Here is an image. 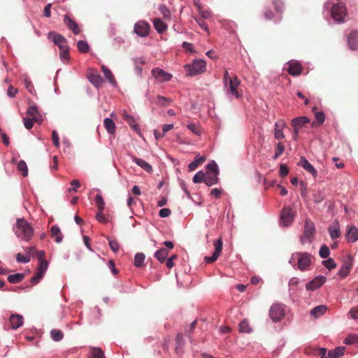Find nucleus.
Wrapping results in <instances>:
<instances>
[{"label": "nucleus", "mask_w": 358, "mask_h": 358, "mask_svg": "<svg viewBox=\"0 0 358 358\" xmlns=\"http://www.w3.org/2000/svg\"><path fill=\"white\" fill-rule=\"evenodd\" d=\"M241 80L235 73H230L225 70L223 76V91L230 99H238L242 96V92L238 90Z\"/></svg>", "instance_id": "f257e3e1"}, {"label": "nucleus", "mask_w": 358, "mask_h": 358, "mask_svg": "<svg viewBox=\"0 0 358 358\" xmlns=\"http://www.w3.org/2000/svg\"><path fill=\"white\" fill-rule=\"evenodd\" d=\"M13 231L15 236L20 240L28 242L34 234V229L31 224L24 218H17L13 226Z\"/></svg>", "instance_id": "f03ea898"}, {"label": "nucleus", "mask_w": 358, "mask_h": 358, "mask_svg": "<svg viewBox=\"0 0 358 358\" xmlns=\"http://www.w3.org/2000/svg\"><path fill=\"white\" fill-rule=\"evenodd\" d=\"M312 262V256L308 252H294L292 255L289 263L294 269L306 271L309 269Z\"/></svg>", "instance_id": "7ed1b4c3"}, {"label": "nucleus", "mask_w": 358, "mask_h": 358, "mask_svg": "<svg viewBox=\"0 0 358 358\" xmlns=\"http://www.w3.org/2000/svg\"><path fill=\"white\" fill-rule=\"evenodd\" d=\"M315 235V227L314 223L310 220H306L303 232L300 239L301 244L311 243Z\"/></svg>", "instance_id": "20e7f679"}, {"label": "nucleus", "mask_w": 358, "mask_h": 358, "mask_svg": "<svg viewBox=\"0 0 358 358\" xmlns=\"http://www.w3.org/2000/svg\"><path fill=\"white\" fill-rule=\"evenodd\" d=\"M285 308V305L280 303H275L271 306L269 317L273 322H279L284 318Z\"/></svg>", "instance_id": "39448f33"}, {"label": "nucleus", "mask_w": 358, "mask_h": 358, "mask_svg": "<svg viewBox=\"0 0 358 358\" xmlns=\"http://www.w3.org/2000/svg\"><path fill=\"white\" fill-rule=\"evenodd\" d=\"M206 63L203 59H194L191 64H186L185 68L191 76H196L205 71Z\"/></svg>", "instance_id": "423d86ee"}, {"label": "nucleus", "mask_w": 358, "mask_h": 358, "mask_svg": "<svg viewBox=\"0 0 358 358\" xmlns=\"http://www.w3.org/2000/svg\"><path fill=\"white\" fill-rule=\"evenodd\" d=\"M347 15V10L345 5L342 3H335L331 8V16L337 22H343L344 17Z\"/></svg>", "instance_id": "0eeeda50"}, {"label": "nucleus", "mask_w": 358, "mask_h": 358, "mask_svg": "<svg viewBox=\"0 0 358 358\" xmlns=\"http://www.w3.org/2000/svg\"><path fill=\"white\" fill-rule=\"evenodd\" d=\"M294 220V214L291 208H284L280 215V225L282 227L289 226Z\"/></svg>", "instance_id": "6e6552de"}, {"label": "nucleus", "mask_w": 358, "mask_h": 358, "mask_svg": "<svg viewBox=\"0 0 358 358\" xmlns=\"http://www.w3.org/2000/svg\"><path fill=\"white\" fill-rule=\"evenodd\" d=\"M134 32L141 37H145L150 33V26L145 21H138L134 24Z\"/></svg>", "instance_id": "1a4fd4ad"}, {"label": "nucleus", "mask_w": 358, "mask_h": 358, "mask_svg": "<svg viewBox=\"0 0 358 358\" xmlns=\"http://www.w3.org/2000/svg\"><path fill=\"white\" fill-rule=\"evenodd\" d=\"M327 278L320 275L314 278L306 285V289L308 291H315L321 287L326 282Z\"/></svg>", "instance_id": "9d476101"}, {"label": "nucleus", "mask_w": 358, "mask_h": 358, "mask_svg": "<svg viewBox=\"0 0 358 358\" xmlns=\"http://www.w3.org/2000/svg\"><path fill=\"white\" fill-rule=\"evenodd\" d=\"M215 251L212 256L205 257L204 260L207 264H211L216 261L222 250V241L221 238L217 239L213 243Z\"/></svg>", "instance_id": "9b49d317"}, {"label": "nucleus", "mask_w": 358, "mask_h": 358, "mask_svg": "<svg viewBox=\"0 0 358 358\" xmlns=\"http://www.w3.org/2000/svg\"><path fill=\"white\" fill-rule=\"evenodd\" d=\"M48 38L52 39L53 43L57 45L60 50L68 47L66 39L59 34L50 31L48 34Z\"/></svg>", "instance_id": "f8f14e48"}, {"label": "nucleus", "mask_w": 358, "mask_h": 358, "mask_svg": "<svg viewBox=\"0 0 358 358\" xmlns=\"http://www.w3.org/2000/svg\"><path fill=\"white\" fill-rule=\"evenodd\" d=\"M152 75L161 82L169 81L172 78V75L166 72L162 69L155 68L152 70Z\"/></svg>", "instance_id": "ddd939ff"}, {"label": "nucleus", "mask_w": 358, "mask_h": 358, "mask_svg": "<svg viewBox=\"0 0 358 358\" xmlns=\"http://www.w3.org/2000/svg\"><path fill=\"white\" fill-rule=\"evenodd\" d=\"M10 329L16 330L24 324V317L20 314H12L9 317Z\"/></svg>", "instance_id": "4468645a"}, {"label": "nucleus", "mask_w": 358, "mask_h": 358, "mask_svg": "<svg viewBox=\"0 0 358 358\" xmlns=\"http://www.w3.org/2000/svg\"><path fill=\"white\" fill-rule=\"evenodd\" d=\"M285 122L280 119L278 120L275 124V129H274V137L277 140H281L285 138V135L283 133V129L285 127Z\"/></svg>", "instance_id": "2eb2a0df"}, {"label": "nucleus", "mask_w": 358, "mask_h": 358, "mask_svg": "<svg viewBox=\"0 0 358 358\" xmlns=\"http://www.w3.org/2000/svg\"><path fill=\"white\" fill-rule=\"evenodd\" d=\"M122 117L136 132H141L140 127L134 116L129 115L126 110H124Z\"/></svg>", "instance_id": "dca6fc26"}, {"label": "nucleus", "mask_w": 358, "mask_h": 358, "mask_svg": "<svg viewBox=\"0 0 358 358\" xmlns=\"http://www.w3.org/2000/svg\"><path fill=\"white\" fill-rule=\"evenodd\" d=\"M352 267L351 260L345 261L340 268L337 273V275L340 279L346 278L349 274Z\"/></svg>", "instance_id": "f3484780"}, {"label": "nucleus", "mask_w": 358, "mask_h": 358, "mask_svg": "<svg viewBox=\"0 0 358 358\" xmlns=\"http://www.w3.org/2000/svg\"><path fill=\"white\" fill-rule=\"evenodd\" d=\"M287 71L292 76H299L301 73V65L297 61H290L288 62Z\"/></svg>", "instance_id": "a211bd4d"}, {"label": "nucleus", "mask_w": 358, "mask_h": 358, "mask_svg": "<svg viewBox=\"0 0 358 358\" xmlns=\"http://www.w3.org/2000/svg\"><path fill=\"white\" fill-rule=\"evenodd\" d=\"M132 162H134L136 165L142 168L148 173H151L152 171V166L148 164L147 162L143 160V159L136 157L135 156L130 155H129Z\"/></svg>", "instance_id": "6ab92c4d"}, {"label": "nucleus", "mask_w": 358, "mask_h": 358, "mask_svg": "<svg viewBox=\"0 0 358 358\" xmlns=\"http://www.w3.org/2000/svg\"><path fill=\"white\" fill-rule=\"evenodd\" d=\"M64 22L67 26V27L73 31L74 34L77 35L80 34V29L78 28V24L69 15H64Z\"/></svg>", "instance_id": "aec40b11"}, {"label": "nucleus", "mask_w": 358, "mask_h": 358, "mask_svg": "<svg viewBox=\"0 0 358 358\" xmlns=\"http://www.w3.org/2000/svg\"><path fill=\"white\" fill-rule=\"evenodd\" d=\"M309 122L310 120L306 116H300L292 119L291 124L293 128L300 130Z\"/></svg>", "instance_id": "412c9836"}, {"label": "nucleus", "mask_w": 358, "mask_h": 358, "mask_svg": "<svg viewBox=\"0 0 358 358\" xmlns=\"http://www.w3.org/2000/svg\"><path fill=\"white\" fill-rule=\"evenodd\" d=\"M328 231L331 239L334 240L341 236L340 224L338 222H334L328 228Z\"/></svg>", "instance_id": "4be33fe9"}, {"label": "nucleus", "mask_w": 358, "mask_h": 358, "mask_svg": "<svg viewBox=\"0 0 358 358\" xmlns=\"http://www.w3.org/2000/svg\"><path fill=\"white\" fill-rule=\"evenodd\" d=\"M300 165L308 173H310L314 178L317 176V172L314 166L304 157H301L300 159Z\"/></svg>", "instance_id": "5701e85b"}, {"label": "nucleus", "mask_w": 358, "mask_h": 358, "mask_svg": "<svg viewBox=\"0 0 358 358\" xmlns=\"http://www.w3.org/2000/svg\"><path fill=\"white\" fill-rule=\"evenodd\" d=\"M21 79L24 83V87L27 89V90L31 94L35 95L36 94V90L34 88V86L27 73H24L21 76Z\"/></svg>", "instance_id": "b1692460"}, {"label": "nucleus", "mask_w": 358, "mask_h": 358, "mask_svg": "<svg viewBox=\"0 0 358 358\" xmlns=\"http://www.w3.org/2000/svg\"><path fill=\"white\" fill-rule=\"evenodd\" d=\"M349 47L351 50H355L358 49V31H352L348 38Z\"/></svg>", "instance_id": "393cba45"}, {"label": "nucleus", "mask_w": 358, "mask_h": 358, "mask_svg": "<svg viewBox=\"0 0 358 358\" xmlns=\"http://www.w3.org/2000/svg\"><path fill=\"white\" fill-rule=\"evenodd\" d=\"M101 69L105 78L110 83V84L113 87H117V83L111 71L106 66H102Z\"/></svg>", "instance_id": "a878e982"}, {"label": "nucleus", "mask_w": 358, "mask_h": 358, "mask_svg": "<svg viewBox=\"0 0 358 358\" xmlns=\"http://www.w3.org/2000/svg\"><path fill=\"white\" fill-rule=\"evenodd\" d=\"M89 81L95 87H99L103 82L101 75L97 72H92L87 76Z\"/></svg>", "instance_id": "bb28decb"}, {"label": "nucleus", "mask_w": 358, "mask_h": 358, "mask_svg": "<svg viewBox=\"0 0 358 358\" xmlns=\"http://www.w3.org/2000/svg\"><path fill=\"white\" fill-rule=\"evenodd\" d=\"M218 181L219 178L217 174L213 173H205L204 182L207 186L210 187L215 185Z\"/></svg>", "instance_id": "cd10ccee"}, {"label": "nucleus", "mask_w": 358, "mask_h": 358, "mask_svg": "<svg viewBox=\"0 0 358 358\" xmlns=\"http://www.w3.org/2000/svg\"><path fill=\"white\" fill-rule=\"evenodd\" d=\"M346 238L348 241L355 243L358 240V229L355 226H352L349 228L347 234Z\"/></svg>", "instance_id": "c85d7f7f"}, {"label": "nucleus", "mask_w": 358, "mask_h": 358, "mask_svg": "<svg viewBox=\"0 0 358 358\" xmlns=\"http://www.w3.org/2000/svg\"><path fill=\"white\" fill-rule=\"evenodd\" d=\"M327 310V306L325 305H320L313 308L310 311V315L315 318H318L324 315Z\"/></svg>", "instance_id": "c756f323"}, {"label": "nucleus", "mask_w": 358, "mask_h": 358, "mask_svg": "<svg viewBox=\"0 0 358 358\" xmlns=\"http://www.w3.org/2000/svg\"><path fill=\"white\" fill-rule=\"evenodd\" d=\"M50 233L52 238L57 243H60L63 240V235L60 228L57 225H53L50 229Z\"/></svg>", "instance_id": "7c9ffc66"}, {"label": "nucleus", "mask_w": 358, "mask_h": 358, "mask_svg": "<svg viewBox=\"0 0 358 358\" xmlns=\"http://www.w3.org/2000/svg\"><path fill=\"white\" fill-rule=\"evenodd\" d=\"M27 114L28 116H29L30 118L34 119L36 122L41 124V115L38 110V108L35 106H29L27 110Z\"/></svg>", "instance_id": "2f4dec72"}, {"label": "nucleus", "mask_w": 358, "mask_h": 358, "mask_svg": "<svg viewBox=\"0 0 358 358\" xmlns=\"http://www.w3.org/2000/svg\"><path fill=\"white\" fill-rule=\"evenodd\" d=\"M153 25L156 31L160 34L164 32L168 28V25L161 18H155L153 20Z\"/></svg>", "instance_id": "473e14b6"}, {"label": "nucleus", "mask_w": 358, "mask_h": 358, "mask_svg": "<svg viewBox=\"0 0 358 358\" xmlns=\"http://www.w3.org/2000/svg\"><path fill=\"white\" fill-rule=\"evenodd\" d=\"M345 351V348L343 346H339L336 348H334L332 350H329V357L330 358H340L342 357Z\"/></svg>", "instance_id": "72a5a7b5"}, {"label": "nucleus", "mask_w": 358, "mask_h": 358, "mask_svg": "<svg viewBox=\"0 0 358 358\" xmlns=\"http://www.w3.org/2000/svg\"><path fill=\"white\" fill-rule=\"evenodd\" d=\"M168 255H169V251L167 249L161 248L155 252V257L159 262L162 263V262H165Z\"/></svg>", "instance_id": "f704fd0d"}, {"label": "nucleus", "mask_w": 358, "mask_h": 358, "mask_svg": "<svg viewBox=\"0 0 358 358\" xmlns=\"http://www.w3.org/2000/svg\"><path fill=\"white\" fill-rule=\"evenodd\" d=\"M106 129L109 134H114L115 131V124L113 120L109 117H106L103 120Z\"/></svg>", "instance_id": "c9c22d12"}, {"label": "nucleus", "mask_w": 358, "mask_h": 358, "mask_svg": "<svg viewBox=\"0 0 358 358\" xmlns=\"http://www.w3.org/2000/svg\"><path fill=\"white\" fill-rule=\"evenodd\" d=\"M205 159L206 158L204 156L197 155L194 161L188 165L189 171L195 170L199 164H202L205 161Z\"/></svg>", "instance_id": "e433bc0d"}, {"label": "nucleus", "mask_w": 358, "mask_h": 358, "mask_svg": "<svg viewBox=\"0 0 358 358\" xmlns=\"http://www.w3.org/2000/svg\"><path fill=\"white\" fill-rule=\"evenodd\" d=\"M89 358H103L104 352L100 348H92L88 356Z\"/></svg>", "instance_id": "4c0bfd02"}, {"label": "nucleus", "mask_w": 358, "mask_h": 358, "mask_svg": "<svg viewBox=\"0 0 358 358\" xmlns=\"http://www.w3.org/2000/svg\"><path fill=\"white\" fill-rule=\"evenodd\" d=\"M24 278V274L17 273L8 275V280L12 284L20 282Z\"/></svg>", "instance_id": "58836bf2"}, {"label": "nucleus", "mask_w": 358, "mask_h": 358, "mask_svg": "<svg viewBox=\"0 0 358 358\" xmlns=\"http://www.w3.org/2000/svg\"><path fill=\"white\" fill-rule=\"evenodd\" d=\"M316 107L313 108V112L315 113L316 122L319 125L322 124L325 121V115L322 111H315Z\"/></svg>", "instance_id": "ea45409f"}, {"label": "nucleus", "mask_w": 358, "mask_h": 358, "mask_svg": "<svg viewBox=\"0 0 358 358\" xmlns=\"http://www.w3.org/2000/svg\"><path fill=\"white\" fill-rule=\"evenodd\" d=\"M145 258V256L143 253H136L134 257V265L138 268L142 267Z\"/></svg>", "instance_id": "a19ab883"}, {"label": "nucleus", "mask_w": 358, "mask_h": 358, "mask_svg": "<svg viewBox=\"0 0 358 358\" xmlns=\"http://www.w3.org/2000/svg\"><path fill=\"white\" fill-rule=\"evenodd\" d=\"M159 10L161 14L163 15L164 18L168 20H170L171 18V14L169 9L164 5L161 4L159 6Z\"/></svg>", "instance_id": "79ce46f5"}, {"label": "nucleus", "mask_w": 358, "mask_h": 358, "mask_svg": "<svg viewBox=\"0 0 358 358\" xmlns=\"http://www.w3.org/2000/svg\"><path fill=\"white\" fill-rule=\"evenodd\" d=\"M94 201L96 206L98 208V210H104L105 208V201L100 194L96 195Z\"/></svg>", "instance_id": "37998d69"}, {"label": "nucleus", "mask_w": 358, "mask_h": 358, "mask_svg": "<svg viewBox=\"0 0 358 358\" xmlns=\"http://www.w3.org/2000/svg\"><path fill=\"white\" fill-rule=\"evenodd\" d=\"M17 171L22 172L24 177L28 175V167L26 162L24 160H20L17 166Z\"/></svg>", "instance_id": "c03bdc74"}, {"label": "nucleus", "mask_w": 358, "mask_h": 358, "mask_svg": "<svg viewBox=\"0 0 358 358\" xmlns=\"http://www.w3.org/2000/svg\"><path fill=\"white\" fill-rule=\"evenodd\" d=\"M50 336L51 338L56 342L60 341L64 337L62 331L58 329H52L50 331Z\"/></svg>", "instance_id": "a18cd8bd"}, {"label": "nucleus", "mask_w": 358, "mask_h": 358, "mask_svg": "<svg viewBox=\"0 0 358 358\" xmlns=\"http://www.w3.org/2000/svg\"><path fill=\"white\" fill-rule=\"evenodd\" d=\"M239 331L241 333H250L252 331V329L248 323V322L245 320L241 321L239 324Z\"/></svg>", "instance_id": "49530a36"}, {"label": "nucleus", "mask_w": 358, "mask_h": 358, "mask_svg": "<svg viewBox=\"0 0 358 358\" xmlns=\"http://www.w3.org/2000/svg\"><path fill=\"white\" fill-rule=\"evenodd\" d=\"M77 47L79 52L85 53L89 51L90 46L85 41H78L77 43Z\"/></svg>", "instance_id": "de8ad7c7"}, {"label": "nucleus", "mask_w": 358, "mask_h": 358, "mask_svg": "<svg viewBox=\"0 0 358 358\" xmlns=\"http://www.w3.org/2000/svg\"><path fill=\"white\" fill-rule=\"evenodd\" d=\"M358 343V335L350 334L344 340V343L346 345H352Z\"/></svg>", "instance_id": "09e8293b"}, {"label": "nucleus", "mask_w": 358, "mask_h": 358, "mask_svg": "<svg viewBox=\"0 0 358 358\" xmlns=\"http://www.w3.org/2000/svg\"><path fill=\"white\" fill-rule=\"evenodd\" d=\"M187 127L195 135L199 136L201 135V131L199 125L194 123H190L187 125Z\"/></svg>", "instance_id": "8fccbe9b"}, {"label": "nucleus", "mask_w": 358, "mask_h": 358, "mask_svg": "<svg viewBox=\"0 0 358 358\" xmlns=\"http://www.w3.org/2000/svg\"><path fill=\"white\" fill-rule=\"evenodd\" d=\"M329 248L326 245H322L319 251L320 257L322 259H326L329 256Z\"/></svg>", "instance_id": "3c124183"}, {"label": "nucleus", "mask_w": 358, "mask_h": 358, "mask_svg": "<svg viewBox=\"0 0 358 358\" xmlns=\"http://www.w3.org/2000/svg\"><path fill=\"white\" fill-rule=\"evenodd\" d=\"M285 150V146L282 143H278L276 145V149L275 155H273V158L274 159H278L284 152Z\"/></svg>", "instance_id": "603ef678"}, {"label": "nucleus", "mask_w": 358, "mask_h": 358, "mask_svg": "<svg viewBox=\"0 0 358 358\" xmlns=\"http://www.w3.org/2000/svg\"><path fill=\"white\" fill-rule=\"evenodd\" d=\"M322 264L324 267H326L329 270H331L336 266V264L335 261L332 258H329L322 262Z\"/></svg>", "instance_id": "864d4df0"}, {"label": "nucleus", "mask_w": 358, "mask_h": 358, "mask_svg": "<svg viewBox=\"0 0 358 358\" xmlns=\"http://www.w3.org/2000/svg\"><path fill=\"white\" fill-rule=\"evenodd\" d=\"M206 167H207L208 170L209 171L208 173H216L217 175L219 174L218 166L215 161H211L207 165Z\"/></svg>", "instance_id": "5fc2aeb1"}, {"label": "nucleus", "mask_w": 358, "mask_h": 358, "mask_svg": "<svg viewBox=\"0 0 358 358\" xmlns=\"http://www.w3.org/2000/svg\"><path fill=\"white\" fill-rule=\"evenodd\" d=\"M204 179H205V173L200 171H198L193 177V182L194 183H199L201 182H204Z\"/></svg>", "instance_id": "6e6d98bb"}, {"label": "nucleus", "mask_w": 358, "mask_h": 358, "mask_svg": "<svg viewBox=\"0 0 358 358\" xmlns=\"http://www.w3.org/2000/svg\"><path fill=\"white\" fill-rule=\"evenodd\" d=\"M48 261L39 262V264L37 268V271L44 275L45 273L46 272V271L48 270Z\"/></svg>", "instance_id": "4d7b16f0"}, {"label": "nucleus", "mask_w": 358, "mask_h": 358, "mask_svg": "<svg viewBox=\"0 0 358 358\" xmlns=\"http://www.w3.org/2000/svg\"><path fill=\"white\" fill-rule=\"evenodd\" d=\"M60 58L63 62H66L69 60V47L60 50Z\"/></svg>", "instance_id": "13d9d810"}, {"label": "nucleus", "mask_w": 358, "mask_h": 358, "mask_svg": "<svg viewBox=\"0 0 358 358\" xmlns=\"http://www.w3.org/2000/svg\"><path fill=\"white\" fill-rule=\"evenodd\" d=\"M96 219L101 223H106L108 222V217L103 214V210H98L96 214Z\"/></svg>", "instance_id": "bf43d9fd"}, {"label": "nucleus", "mask_w": 358, "mask_h": 358, "mask_svg": "<svg viewBox=\"0 0 358 358\" xmlns=\"http://www.w3.org/2000/svg\"><path fill=\"white\" fill-rule=\"evenodd\" d=\"M16 260L19 263H28L30 261V257L29 255H24L21 253H17L16 255Z\"/></svg>", "instance_id": "052dcab7"}, {"label": "nucleus", "mask_w": 358, "mask_h": 358, "mask_svg": "<svg viewBox=\"0 0 358 358\" xmlns=\"http://www.w3.org/2000/svg\"><path fill=\"white\" fill-rule=\"evenodd\" d=\"M43 275H44L43 274L36 271V273L31 278L30 282L33 285H36L43 278Z\"/></svg>", "instance_id": "680f3d73"}, {"label": "nucleus", "mask_w": 358, "mask_h": 358, "mask_svg": "<svg viewBox=\"0 0 358 358\" xmlns=\"http://www.w3.org/2000/svg\"><path fill=\"white\" fill-rule=\"evenodd\" d=\"M35 120L30 117H24L23 123L24 126L27 129H31L34 126V122Z\"/></svg>", "instance_id": "e2e57ef3"}, {"label": "nucleus", "mask_w": 358, "mask_h": 358, "mask_svg": "<svg viewBox=\"0 0 358 358\" xmlns=\"http://www.w3.org/2000/svg\"><path fill=\"white\" fill-rule=\"evenodd\" d=\"M315 354L316 355L320 356V358H330V357H329V352H327V349L324 348H319Z\"/></svg>", "instance_id": "0e129e2a"}, {"label": "nucleus", "mask_w": 358, "mask_h": 358, "mask_svg": "<svg viewBox=\"0 0 358 358\" xmlns=\"http://www.w3.org/2000/svg\"><path fill=\"white\" fill-rule=\"evenodd\" d=\"M273 3L277 12H282L283 2L281 0H273Z\"/></svg>", "instance_id": "69168bd1"}, {"label": "nucleus", "mask_w": 358, "mask_h": 358, "mask_svg": "<svg viewBox=\"0 0 358 358\" xmlns=\"http://www.w3.org/2000/svg\"><path fill=\"white\" fill-rule=\"evenodd\" d=\"M18 93V90L15 88L13 85H9L7 90V95L13 98Z\"/></svg>", "instance_id": "338daca9"}, {"label": "nucleus", "mask_w": 358, "mask_h": 358, "mask_svg": "<svg viewBox=\"0 0 358 358\" xmlns=\"http://www.w3.org/2000/svg\"><path fill=\"white\" fill-rule=\"evenodd\" d=\"M349 315H350L351 318L354 320L358 319V306L352 307L350 311Z\"/></svg>", "instance_id": "774afa93"}]
</instances>
